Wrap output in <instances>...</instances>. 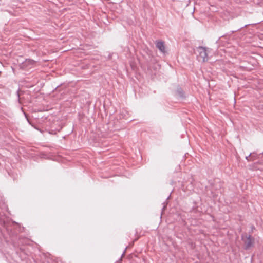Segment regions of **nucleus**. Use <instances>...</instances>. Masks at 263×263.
<instances>
[{
	"mask_svg": "<svg viewBox=\"0 0 263 263\" xmlns=\"http://www.w3.org/2000/svg\"><path fill=\"white\" fill-rule=\"evenodd\" d=\"M35 63L36 62L34 60L28 59L22 63V66L31 68L35 65Z\"/></svg>",
	"mask_w": 263,
	"mask_h": 263,
	"instance_id": "0eeeda50",
	"label": "nucleus"
},
{
	"mask_svg": "<svg viewBox=\"0 0 263 263\" xmlns=\"http://www.w3.org/2000/svg\"><path fill=\"white\" fill-rule=\"evenodd\" d=\"M24 115H25V117H26V119H27V120L28 122L29 123V124H30V125H32V127H33L34 128H35V129H37V130H39L38 128H37L35 126H34L33 125H32V124L31 123V122H30V121H29V119L28 118V117H27V114H25V113H24Z\"/></svg>",
	"mask_w": 263,
	"mask_h": 263,
	"instance_id": "9d476101",
	"label": "nucleus"
},
{
	"mask_svg": "<svg viewBox=\"0 0 263 263\" xmlns=\"http://www.w3.org/2000/svg\"><path fill=\"white\" fill-rule=\"evenodd\" d=\"M171 197V194L167 197L166 200H168Z\"/></svg>",
	"mask_w": 263,
	"mask_h": 263,
	"instance_id": "6ab92c4d",
	"label": "nucleus"
},
{
	"mask_svg": "<svg viewBox=\"0 0 263 263\" xmlns=\"http://www.w3.org/2000/svg\"><path fill=\"white\" fill-rule=\"evenodd\" d=\"M126 249H127V247L125 249V250H124V252H123V253H122V255H121V256L120 258H121L122 259V258H123V257H124V254H125V251H126Z\"/></svg>",
	"mask_w": 263,
	"mask_h": 263,
	"instance_id": "ddd939ff",
	"label": "nucleus"
},
{
	"mask_svg": "<svg viewBox=\"0 0 263 263\" xmlns=\"http://www.w3.org/2000/svg\"><path fill=\"white\" fill-rule=\"evenodd\" d=\"M255 229V227L254 226H252L251 227V230L253 231Z\"/></svg>",
	"mask_w": 263,
	"mask_h": 263,
	"instance_id": "f3484780",
	"label": "nucleus"
},
{
	"mask_svg": "<svg viewBox=\"0 0 263 263\" xmlns=\"http://www.w3.org/2000/svg\"><path fill=\"white\" fill-rule=\"evenodd\" d=\"M167 203H166V204H167ZM166 207V205H163V207L162 208V210H164Z\"/></svg>",
	"mask_w": 263,
	"mask_h": 263,
	"instance_id": "dca6fc26",
	"label": "nucleus"
},
{
	"mask_svg": "<svg viewBox=\"0 0 263 263\" xmlns=\"http://www.w3.org/2000/svg\"><path fill=\"white\" fill-rule=\"evenodd\" d=\"M111 54H109L108 55V59H110V58H111Z\"/></svg>",
	"mask_w": 263,
	"mask_h": 263,
	"instance_id": "aec40b11",
	"label": "nucleus"
},
{
	"mask_svg": "<svg viewBox=\"0 0 263 263\" xmlns=\"http://www.w3.org/2000/svg\"><path fill=\"white\" fill-rule=\"evenodd\" d=\"M227 37L226 35H222L216 41V43L221 46H225L227 42Z\"/></svg>",
	"mask_w": 263,
	"mask_h": 263,
	"instance_id": "6e6552de",
	"label": "nucleus"
},
{
	"mask_svg": "<svg viewBox=\"0 0 263 263\" xmlns=\"http://www.w3.org/2000/svg\"><path fill=\"white\" fill-rule=\"evenodd\" d=\"M174 95L176 98L180 100H184L187 97V95L185 91L179 85L176 87Z\"/></svg>",
	"mask_w": 263,
	"mask_h": 263,
	"instance_id": "39448f33",
	"label": "nucleus"
},
{
	"mask_svg": "<svg viewBox=\"0 0 263 263\" xmlns=\"http://www.w3.org/2000/svg\"><path fill=\"white\" fill-rule=\"evenodd\" d=\"M249 25H250V24H246V25H245L243 26H242V27H241L240 28H238L237 30H234V31H232V33H234V32H236L237 31H238V30H240L241 29H242V28H244V27H247V26H249Z\"/></svg>",
	"mask_w": 263,
	"mask_h": 263,
	"instance_id": "f8f14e48",
	"label": "nucleus"
},
{
	"mask_svg": "<svg viewBox=\"0 0 263 263\" xmlns=\"http://www.w3.org/2000/svg\"><path fill=\"white\" fill-rule=\"evenodd\" d=\"M207 49L203 46H199L194 49V52L197 54L199 61L205 62L208 61Z\"/></svg>",
	"mask_w": 263,
	"mask_h": 263,
	"instance_id": "7ed1b4c3",
	"label": "nucleus"
},
{
	"mask_svg": "<svg viewBox=\"0 0 263 263\" xmlns=\"http://www.w3.org/2000/svg\"><path fill=\"white\" fill-rule=\"evenodd\" d=\"M6 208L5 198L0 195V209H2ZM14 224H17V223L15 221H11L9 217H6L0 211V225L2 227L8 231L10 229L9 227H11Z\"/></svg>",
	"mask_w": 263,
	"mask_h": 263,
	"instance_id": "f257e3e1",
	"label": "nucleus"
},
{
	"mask_svg": "<svg viewBox=\"0 0 263 263\" xmlns=\"http://www.w3.org/2000/svg\"><path fill=\"white\" fill-rule=\"evenodd\" d=\"M251 154H252V153H250L248 156H246V160L248 162H251V161H252L251 159Z\"/></svg>",
	"mask_w": 263,
	"mask_h": 263,
	"instance_id": "9b49d317",
	"label": "nucleus"
},
{
	"mask_svg": "<svg viewBox=\"0 0 263 263\" xmlns=\"http://www.w3.org/2000/svg\"><path fill=\"white\" fill-rule=\"evenodd\" d=\"M59 86H58L54 89V91H57L58 90V88H59Z\"/></svg>",
	"mask_w": 263,
	"mask_h": 263,
	"instance_id": "a211bd4d",
	"label": "nucleus"
},
{
	"mask_svg": "<svg viewBox=\"0 0 263 263\" xmlns=\"http://www.w3.org/2000/svg\"><path fill=\"white\" fill-rule=\"evenodd\" d=\"M28 240L25 238H20L18 240V246H19V251H17L16 252L17 254H20V256L21 260H24L27 257H28L31 254V252L29 251V247L24 246V243L25 245H27V241Z\"/></svg>",
	"mask_w": 263,
	"mask_h": 263,
	"instance_id": "f03ea898",
	"label": "nucleus"
},
{
	"mask_svg": "<svg viewBox=\"0 0 263 263\" xmlns=\"http://www.w3.org/2000/svg\"><path fill=\"white\" fill-rule=\"evenodd\" d=\"M155 45L157 48L160 51V52L162 53H165L166 52L164 42L162 41L157 40L155 42Z\"/></svg>",
	"mask_w": 263,
	"mask_h": 263,
	"instance_id": "423d86ee",
	"label": "nucleus"
},
{
	"mask_svg": "<svg viewBox=\"0 0 263 263\" xmlns=\"http://www.w3.org/2000/svg\"><path fill=\"white\" fill-rule=\"evenodd\" d=\"M17 95L18 97V101H20V93H19V90L17 91Z\"/></svg>",
	"mask_w": 263,
	"mask_h": 263,
	"instance_id": "4468645a",
	"label": "nucleus"
},
{
	"mask_svg": "<svg viewBox=\"0 0 263 263\" xmlns=\"http://www.w3.org/2000/svg\"><path fill=\"white\" fill-rule=\"evenodd\" d=\"M241 240L244 241V249L247 250L252 247L254 243V238L251 235L247 236L246 234H242L241 236Z\"/></svg>",
	"mask_w": 263,
	"mask_h": 263,
	"instance_id": "20e7f679",
	"label": "nucleus"
},
{
	"mask_svg": "<svg viewBox=\"0 0 263 263\" xmlns=\"http://www.w3.org/2000/svg\"><path fill=\"white\" fill-rule=\"evenodd\" d=\"M122 262V259L120 258L116 263H121Z\"/></svg>",
	"mask_w": 263,
	"mask_h": 263,
	"instance_id": "2eb2a0df",
	"label": "nucleus"
},
{
	"mask_svg": "<svg viewBox=\"0 0 263 263\" xmlns=\"http://www.w3.org/2000/svg\"><path fill=\"white\" fill-rule=\"evenodd\" d=\"M258 158V156H257V154H256V153H252L251 154V160L252 161L257 159Z\"/></svg>",
	"mask_w": 263,
	"mask_h": 263,
	"instance_id": "1a4fd4ad",
	"label": "nucleus"
}]
</instances>
